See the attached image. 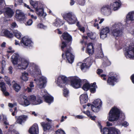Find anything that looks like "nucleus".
I'll return each mask as SVG.
<instances>
[{
  "mask_svg": "<svg viewBox=\"0 0 134 134\" xmlns=\"http://www.w3.org/2000/svg\"><path fill=\"white\" fill-rule=\"evenodd\" d=\"M69 79L70 80L71 85L74 88H78L80 87L81 85V82L83 84L82 88L85 91H87L90 88L91 85L86 79L81 80L78 77L75 76H71Z\"/></svg>",
  "mask_w": 134,
  "mask_h": 134,
  "instance_id": "1",
  "label": "nucleus"
},
{
  "mask_svg": "<svg viewBox=\"0 0 134 134\" xmlns=\"http://www.w3.org/2000/svg\"><path fill=\"white\" fill-rule=\"evenodd\" d=\"M120 114H122V112L117 108L114 107L110 111L108 119L110 121H116L119 119Z\"/></svg>",
  "mask_w": 134,
  "mask_h": 134,
  "instance_id": "2",
  "label": "nucleus"
},
{
  "mask_svg": "<svg viewBox=\"0 0 134 134\" xmlns=\"http://www.w3.org/2000/svg\"><path fill=\"white\" fill-rule=\"evenodd\" d=\"M123 25L120 23H116L113 25L111 27L112 35L115 38L120 36L122 34Z\"/></svg>",
  "mask_w": 134,
  "mask_h": 134,
  "instance_id": "3",
  "label": "nucleus"
},
{
  "mask_svg": "<svg viewBox=\"0 0 134 134\" xmlns=\"http://www.w3.org/2000/svg\"><path fill=\"white\" fill-rule=\"evenodd\" d=\"M62 16L69 24H73L77 21L76 16L72 12L64 13L62 15Z\"/></svg>",
  "mask_w": 134,
  "mask_h": 134,
  "instance_id": "4",
  "label": "nucleus"
},
{
  "mask_svg": "<svg viewBox=\"0 0 134 134\" xmlns=\"http://www.w3.org/2000/svg\"><path fill=\"white\" fill-rule=\"evenodd\" d=\"M27 70L29 73L35 77L41 73V70L38 66L33 63H31Z\"/></svg>",
  "mask_w": 134,
  "mask_h": 134,
  "instance_id": "5",
  "label": "nucleus"
},
{
  "mask_svg": "<svg viewBox=\"0 0 134 134\" xmlns=\"http://www.w3.org/2000/svg\"><path fill=\"white\" fill-rule=\"evenodd\" d=\"M29 63L28 59L23 57H21L19 58L16 64L19 69L25 70L28 67Z\"/></svg>",
  "mask_w": 134,
  "mask_h": 134,
  "instance_id": "6",
  "label": "nucleus"
},
{
  "mask_svg": "<svg viewBox=\"0 0 134 134\" xmlns=\"http://www.w3.org/2000/svg\"><path fill=\"white\" fill-rule=\"evenodd\" d=\"M34 81L36 82V86L40 89L45 87L47 82L46 78L44 76L40 77L37 79H35Z\"/></svg>",
  "mask_w": 134,
  "mask_h": 134,
  "instance_id": "7",
  "label": "nucleus"
},
{
  "mask_svg": "<svg viewBox=\"0 0 134 134\" xmlns=\"http://www.w3.org/2000/svg\"><path fill=\"white\" fill-rule=\"evenodd\" d=\"M41 94L44 98L45 101L47 103L50 104L53 101V97L48 94L47 91L43 89L41 91Z\"/></svg>",
  "mask_w": 134,
  "mask_h": 134,
  "instance_id": "8",
  "label": "nucleus"
},
{
  "mask_svg": "<svg viewBox=\"0 0 134 134\" xmlns=\"http://www.w3.org/2000/svg\"><path fill=\"white\" fill-rule=\"evenodd\" d=\"M102 105V102L99 99L95 100L91 106L92 110L94 112H98Z\"/></svg>",
  "mask_w": 134,
  "mask_h": 134,
  "instance_id": "9",
  "label": "nucleus"
},
{
  "mask_svg": "<svg viewBox=\"0 0 134 134\" xmlns=\"http://www.w3.org/2000/svg\"><path fill=\"white\" fill-rule=\"evenodd\" d=\"M124 54L127 58H131L134 57V46H129L127 47L125 51Z\"/></svg>",
  "mask_w": 134,
  "mask_h": 134,
  "instance_id": "10",
  "label": "nucleus"
},
{
  "mask_svg": "<svg viewBox=\"0 0 134 134\" xmlns=\"http://www.w3.org/2000/svg\"><path fill=\"white\" fill-rule=\"evenodd\" d=\"M102 132L103 134H120V131L118 129L114 127L108 128H104Z\"/></svg>",
  "mask_w": 134,
  "mask_h": 134,
  "instance_id": "11",
  "label": "nucleus"
},
{
  "mask_svg": "<svg viewBox=\"0 0 134 134\" xmlns=\"http://www.w3.org/2000/svg\"><path fill=\"white\" fill-rule=\"evenodd\" d=\"M67 78L65 76L61 75L58 77L55 82L58 86L63 87L64 86V84L65 85L67 83Z\"/></svg>",
  "mask_w": 134,
  "mask_h": 134,
  "instance_id": "12",
  "label": "nucleus"
},
{
  "mask_svg": "<svg viewBox=\"0 0 134 134\" xmlns=\"http://www.w3.org/2000/svg\"><path fill=\"white\" fill-rule=\"evenodd\" d=\"M70 51L69 49V50L66 51L65 53H63L62 57L64 59L66 58L68 62L71 64L73 62L74 58L73 55L70 52Z\"/></svg>",
  "mask_w": 134,
  "mask_h": 134,
  "instance_id": "13",
  "label": "nucleus"
},
{
  "mask_svg": "<svg viewBox=\"0 0 134 134\" xmlns=\"http://www.w3.org/2000/svg\"><path fill=\"white\" fill-rule=\"evenodd\" d=\"M28 98L31 104L33 105H38L42 102V100L40 97L36 98V97L34 95L29 96Z\"/></svg>",
  "mask_w": 134,
  "mask_h": 134,
  "instance_id": "14",
  "label": "nucleus"
},
{
  "mask_svg": "<svg viewBox=\"0 0 134 134\" xmlns=\"http://www.w3.org/2000/svg\"><path fill=\"white\" fill-rule=\"evenodd\" d=\"M15 18L17 20L20 22L25 21L26 19L23 12L21 10L19 9L16 11Z\"/></svg>",
  "mask_w": 134,
  "mask_h": 134,
  "instance_id": "15",
  "label": "nucleus"
},
{
  "mask_svg": "<svg viewBox=\"0 0 134 134\" xmlns=\"http://www.w3.org/2000/svg\"><path fill=\"white\" fill-rule=\"evenodd\" d=\"M47 120L48 122L45 123L42 122L41 123V126L43 127L44 131V133L45 134L47 131H48L51 128V124L52 121L49 119L47 118Z\"/></svg>",
  "mask_w": 134,
  "mask_h": 134,
  "instance_id": "16",
  "label": "nucleus"
},
{
  "mask_svg": "<svg viewBox=\"0 0 134 134\" xmlns=\"http://www.w3.org/2000/svg\"><path fill=\"white\" fill-rule=\"evenodd\" d=\"M110 30L108 27H106L100 30V35L101 38L104 39L107 37L109 35Z\"/></svg>",
  "mask_w": 134,
  "mask_h": 134,
  "instance_id": "17",
  "label": "nucleus"
},
{
  "mask_svg": "<svg viewBox=\"0 0 134 134\" xmlns=\"http://www.w3.org/2000/svg\"><path fill=\"white\" fill-rule=\"evenodd\" d=\"M101 13L104 15H108L110 14L111 7L109 5H104L102 6L100 9Z\"/></svg>",
  "mask_w": 134,
  "mask_h": 134,
  "instance_id": "18",
  "label": "nucleus"
},
{
  "mask_svg": "<svg viewBox=\"0 0 134 134\" xmlns=\"http://www.w3.org/2000/svg\"><path fill=\"white\" fill-rule=\"evenodd\" d=\"M21 43L23 44L25 46L31 47L33 45V43L31 40L27 37H23L21 40Z\"/></svg>",
  "mask_w": 134,
  "mask_h": 134,
  "instance_id": "19",
  "label": "nucleus"
},
{
  "mask_svg": "<svg viewBox=\"0 0 134 134\" xmlns=\"http://www.w3.org/2000/svg\"><path fill=\"white\" fill-rule=\"evenodd\" d=\"M4 15L7 18H10L14 14V12L10 8L6 7L4 9Z\"/></svg>",
  "mask_w": 134,
  "mask_h": 134,
  "instance_id": "20",
  "label": "nucleus"
},
{
  "mask_svg": "<svg viewBox=\"0 0 134 134\" xmlns=\"http://www.w3.org/2000/svg\"><path fill=\"white\" fill-rule=\"evenodd\" d=\"M31 134H38L39 133L38 127L37 124H34L31 127L29 130Z\"/></svg>",
  "mask_w": 134,
  "mask_h": 134,
  "instance_id": "21",
  "label": "nucleus"
},
{
  "mask_svg": "<svg viewBox=\"0 0 134 134\" xmlns=\"http://www.w3.org/2000/svg\"><path fill=\"white\" fill-rule=\"evenodd\" d=\"M19 103L25 107L28 106L31 104L30 101L27 99V97L24 96H22Z\"/></svg>",
  "mask_w": 134,
  "mask_h": 134,
  "instance_id": "22",
  "label": "nucleus"
},
{
  "mask_svg": "<svg viewBox=\"0 0 134 134\" xmlns=\"http://www.w3.org/2000/svg\"><path fill=\"white\" fill-rule=\"evenodd\" d=\"M19 55L17 53H14L12 56L11 61L13 65L16 64L19 61Z\"/></svg>",
  "mask_w": 134,
  "mask_h": 134,
  "instance_id": "23",
  "label": "nucleus"
},
{
  "mask_svg": "<svg viewBox=\"0 0 134 134\" xmlns=\"http://www.w3.org/2000/svg\"><path fill=\"white\" fill-rule=\"evenodd\" d=\"M117 79L114 76H109L107 80L108 84L110 85L113 86L115 84V83L116 82Z\"/></svg>",
  "mask_w": 134,
  "mask_h": 134,
  "instance_id": "24",
  "label": "nucleus"
},
{
  "mask_svg": "<svg viewBox=\"0 0 134 134\" xmlns=\"http://www.w3.org/2000/svg\"><path fill=\"white\" fill-rule=\"evenodd\" d=\"M94 50L93 46L92 43H88L86 50V53L90 55H92L94 52Z\"/></svg>",
  "mask_w": 134,
  "mask_h": 134,
  "instance_id": "25",
  "label": "nucleus"
},
{
  "mask_svg": "<svg viewBox=\"0 0 134 134\" xmlns=\"http://www.w3.org/2000/svg\"><path fill=\"white\" fill-rule=\"evenodd\" d=\"M27 118V116L24 115L20 116L16 119V122L17 123L20 124H21L22 123L26 121Z\"/></svg>",
  "mask_w": 134,
  "mask_h": 134,
  "instance_id": "26",
  "label": "nucleus"
},
{
  "mask_svg": "<svg viewBox=\"0 0 134 134\" xmlns=\"http://www.w3.org/2000/svg\"><path fill=\"white\" fill-rule=\"evenodd\" d=\"M80 102L81 104L86 103L88 99L87 95L86 94H83L81 95L80 97Z\"/></svg>",
  "mask_w": 134,
  "mask_h": 134,
  "instance_id": "27",
  "label": "nucleus"
},
{
  "mask_svg": "<svg viewBox=\"0 0 134 134\" xmlns=\"http://www.w3.org/2000/svg\"><path fill=\"white\" fill-rule=\"evenodd\" d=\"M111 8H113L114 10H116L119 8L121 5L120 2L119 0H118V1L115 2L113 4L111 3Z\"/></svg>",
  "mask_w": 134,
  "mask_h": 134,
  "instance_id": "28",
  "label": "nucleus"
},
{
  "mask_svg": "<svg viewBox=\"0 0 134 134\" xmlns=\"http://www.w3.org/2000/svg\"><path fill=\"white\" fill-rule=\"evenodd\" d=\"M28 75V73L25 71L21 73L20 78V79L24 81H27L29 79Z\"/></svg>",
  "mask_w": 134,
  "mask_h": 134,
  "instance_id": "29",
  "label": "nucleus"
},
{
  "mask_svg": "<svg viewBox=\"0 0 134 134\" xmlns=\"http://www.w3.org/2000/svg\"><path fill=\"white\" fill-rule=\"evenodd\" d=\"M1 35L2 36H5L9 38H12L13 37V34L7 30H2L1 33Z\"/></svg>",
  "mask_w": 134,
  "mask_h": 134,
  "instance_id": "30",
  "label": "nucleus"
},
{
  "mask_svg": "<svg viewBox=\"0 0 134 134\" xmlns=\"http://www.w3.org/2000/svg\"><path fill=\"white\" fill-rule=\"evenodd\" d=\"M61 48L62 50L66 52V51L71 50V48L69 46H67L66 43L64 41H62L61 46Z\"/></svg>",
  "mask_w": 134,
  "mask_h": 134,
  "instance_id": "31",
  "label": "nucleus"
},
{
  "mask_svg": "<svg viewBox=\"0 0 134 134\" xmlns=\"http://www.w3.org/2000/svg\"><path fill=\"white\" fill-rule=\"evenodd\" d=\"M127 20L134 21V11L129 12L126 15Z\"/></svg>",
  "mask_w": 134,
  "mask_h": 134,
  "instance_id": "32",
  "label": "nucleus"
},
{
  "mask_svg": "<svg viewBox=\"0 0 134 134\" xmlns=\"http://www.w3.org/2000/svg\"><path fill=\"white\" fill-rule=\"evenodd\" d=\"M62 37L64 39L68 41H70L71 40L72 38L71 36L68 33L64 32L63 33L62 35Z\"/></svg>",
  "mask_w": 134,
  "mask_h": 134,
  "instance_id": "33",
  "label": "nucleus"
},
{
  "mask_svg": "<svg viewBox=\"0 0 134 134\" xmlns=\"http://www.w3.org/2000/svg\"><path fill=\"white\" fill-rule=\"evenodd\" d=\"M97 88V86L96 85V82H94L93 83L91 84V86L90 88V91L92 93H94L96 91V89Z\"/></svg>",
  "mask_w": 134,
  "mask_h": 134,
  "instance_id": "34",
  "label": "nucleus"
},
{
  "mask_svg": "<svg viewBox=\"0 0 134 134\" xmlns=\"http://www.w3.org/2000/svg\"><path fill=\"white\" fill-rule=\"evenodd\" d=\"M36 10L37 14L39 16H43V15H44V16L46 15V14L44 13L43 9L36 8Z\"/></svg>",
  "mask_w": 134,
  "mask_h": 134,
  "instance_id": "35",
  "label": "nucleus"
},
{
  "mask_svg": "<svg viewBox=\"0 0 134 134\" xmlns=\"http://www.w3.org/2000/svg\"><path fill=\"white\" fill-rule=\"evenodd\" d=\"M12 83L14 89L16 92H18L20 88V86L15 81L13 82Z\"/></svg>",
  "mask_w": 134,
  "mask_h": 134,
  "instance_id": "36",
  "label": "nucleus"
},
{
  "mask_svg": "<svg viewBox=\"0 0 134 134\" xmlns=\"http://www.w3.org/2000/svg\"><path fill=\"white\" fill-rule=\"evenodd\" d=\"M81 65V69L83 70L84 69H87L89 68L91 64H87L85 63H79Z\"/></svg>",
  "mask_w": 134,
  "mask_h": 134,
  "instance_id": "37",
  "label": "nucleus"
},
{
  "mask_svg": "<svg viewBox=\"0 0 134 134\" xmlns=\"http://www.w3.org/2000/svg\"><path fill=\"white\" fill-rule=\"evenodd\" d=\"M83 112L86 114L88 117H90V118L92 120H95L96 117L95 116H92V114L88 110H87L86 111H84Z\"/></svg>",
  "mask_w": 134,
  "mask_h": 134,
  "instance_id": "38",
  "label": "nucleus"
},
{
  "mask_svg": "<svg viewBox=\"0 0 134 134\" xmlns=\"http://www.w3.org/2000/svg\"><path fill=\"white\" fill-rule=\"evenodd\" d=\"M62 24V23L59 19L57 18L55 20V22L54 24V25L56 26H59L61 25Z\"/></svg>",
  "mask_w": 134,
  "mask_h": 134,
  "instance_id": "39",
  "label": "nucleus"
},
{
  "mask_svg": "<svg viewBox=\"0 0 134 134\" xmlns=\"http://www.w3.org/2000/svg\"><path fill=\"white\" fill-rule=\"evenodd\" d=\"M13 33L15 36L18 38L20 39L21 36V34L19 31L16 30H14L13 31Z\"/></svg>",
  "mask_w": 134,
  "mask_h": 134,
  "instance_id": "40",
  "label": "nucleus"
},
{
  "mask_svg": "<svg viewBox=\"0 0 134 134\" xmlns=\"http://www.w3.org/2000/svg\"><path fill=\"white\" fill-rule=\"evenodd\" d=\"M29 2L30 4L34 7L36 9L37 8L38 6L37 2L33 1V0H30Z\"/></svg>",
  "mask_w": 134,
  "mask_h": 134,
  "instance_id": "41",
  "label": "nucleus"
},
{
  "mask_svg": "<svg viewBox=\"0 0 134 134\" xmlns=\"http://www.w3.org/2000/svg\"><path fill=\"white\" fill-rule=\"evenodd\" d=\"M97 51V56H98L99 58L103 57V54L102 52L101 47H100L99 50L98 49Z\"/></svg>",
  "mask_w": 134,
  "mask_h": 134,
  "instance_id": "42",
  "label": "nucleus"
},
{
  "mask_svg": "<svg viewBox=\"0 0 134 134\" xmlns=\"http://www.w3.org/2000/svg\"><path fill=\"white\" fill-rule=\"evenodd\" d=\"M104 62L103 63V65L104 67H106L107 66H108L110 65V62L107 58H105V59L104 60Z\"/></svg>",
  "mask_w": 134,
  "mask_h": 134,
  "instance_id": "43",
  "label": "nucleus"
},
{
  "mask_svg": "<svg viewBox=\"0 0 134 134\" xmlns=\"http://www.w3.org/2000/svg\"><path fill=\"white\" fill-rule=\"evenodd\" d=\"M87 35L91 39H94L95 38L96 34L95 33L90 32L87 34Z\"/></svg>",
  "mask_w": 134,
  "mask_h": 134,
  "instance_id": "44",
  "label": "nucleus"
},
{
  "mask_svg": "<svg viewBox=\"0 0 134 134\" xmlns=\"http://www.w3.org/2000/svg\"><path fill=\"white\" fill-rule=\"evenodd\" d=\"M0 87L2 91H4V90H6L5 84L3 82H1L0 83Z\"/></svg>",
  "mask_w": 134,
  "mask_h": 134,
  "instance_id": "45",
  "label": "nucleus"
},
{
  "mask_svg": "<svg viewBox=\"0 0 134 134\" xmlns=\"http://www.w3.org/2000/svg\"><path fill=\"white\" fill-rule=\"evenodd\" d=\"M37 26V28L38 29H45L47 28L46 26L41 23L38 24Z\"/></svg>",
  "mask_w": 134,
  "mask_h": 134,
  "instance_id": "46",
  "label": "nucleus"
},
{
  "mask_svg": "<svg viewBox=\"0 0 134 134\" xmlns=\"http://www.w3.org/2000/svg\"><path fill=\"white\" fill-rule=\"evenodd\" d=\"M85 0H76V2L78 4L81 5H84Z\"/></svg>",
  "mask_w": 134,
  "mask_h": 134,
  "instance_id": "47",
  "label": "nucleus"
},
{
  "mask_svg": "<svg viewBox=\"0 0 134 134\" xmlns=\"http://www.w3.org/2000/svg\"><path fill=\"white\" fill-rule=\"evenodd\" d=\"M69 94V91L66 88H64V90L63 94L65 97H67Z\"/></svg>",
  "mask_w": 134,
  "mask_h": 134,
  "instance_id": "48",
  "label": "nucleus"
},
{
  "mask_svg": "<svg viewBox=\"0 0 134 134\" xmlns=\"http://www.w3.org/2000/svg\"><path fill=\"white\" fill-rule=\"evenodd\" d=\"M4 79L5 81L8 84L9 86H11V85L10 83V81L9 79L7 76H5L4 77Z\"/></svg>",
  "mask_w": 134,
  "mask_h": 134,
  "instance_id": "49",
  "label": "nucleus"
},
{
  "mask_svg": "<svg viewBox=\"0 0 134 134\" xmlns=\"http://www.w3.org/2000/svg\"><path fill=\"white\" fill-rule=\"evenodd\" d=\"M56 134H65L64 131L61 129H59L56 132Z\"/></svg>",
  "mask_w": 134,
  "mask_h": 134,
  "instance_id": "50",
  "label": "nucleus"
},
{
  "mask_svg": "<svg viewBox=\"0 0 134 134\" xmlns=\"http://www.w3.org/2000/svg\"><path fill=\"white\" fill-rule=\"evenodd\" d=\"M33 23V21L31 19H29L27 22L26 24V25H28L30 26Z\"/></svg>",
  "mask_w": 134,
  "mask_h": 134,
  "instance_id": "51",
  "label": "nucleus"
},
{
  "mask_svg": "<svg viewBox=\"0 0 134 134\" xmlns=\"http://www.w3.org/2000/svg\"><path fill=\"white\" fill-rule=\"evenodd\" d=\"M33 89L31 88H30L27 87V88H25L24 90L25 91H27L28 92H31L32 91V90Z\"/></svg>",
  "mask_w": 134,
  "mask_h": 134,
  "instance_id": "52",
  "label": "nucleus"
},
{
  "mask_svg": "<svg viewBox=\"0 0 134 134\" xmlns=\"http://www.w3.org/2000/svg\"><path fill=\"white\" fill-rule=\"evenodd\" d=\"M13 68L11 66H10L8 68V70L9 71V73L10 74H12L13 73L12 71Z\"/></svg>",
  "mask_w": 134,
  "mask_h": 134,
  "instance_id": "53",
  "label": "nucleus"
},
{
  "mask_svg": "<svg viewBox=\"0 0 134 134\" xmlns=\"http://www.w3.org/2000/svg\"><path fill=\"white\" fill-rule=\"evenodd\" d=\"M129 125V123L126 121L124 122L122 124V126H124L125 127H126L127 126H128Z\"/></svg>",
  "mask_w": 134,
  "mask_h": 134,
  "instance_id": "54",
  "label": "nucleus"
},
{
  "mask_svg": "<svg viewBox=\"0 0 134 134\" xmlns=\"http://www.w3.org/2000/svg\"><path fill=\"white\" fill-rule=\"evenodd\" d=\"M79 29L80 31L82 32H85V28L83 26H79Z\"/></svg>",
  "mask_w": 134,
  "mask_h": 134,
  "instance_id": "55",
  "label": "nucleus"
},
{
  "mask_svg": "<svg viewBox=\"0 0 134 134\" xmlns=\"http://www.w3.org/2000/svg\"><path fill=\"white\" fill-rule=\"evenodd\" d=\"M11 27L13 28H14L16 27H17L18 26L15 22H13L11 24Z\"/></svg>",
  "mask_w": 134,
  "mask_h": 134,
  "instance_id": "56",
  "label": "nucleus"
},
{
  "mask_svg": "<svg viewBox=\"0 0 134 134\" xmlns=\"http://www.w3.org/2000/svg\"><path fill=\"white\" fill-rule=\"evenodd\" d=\"M28 14L29 15H30L31 18L33 20H36L37 18L36 16H34L33 15H30V14L29 13Z\"/></svg>",
  "mask_w": 134,
  "mask_h": 134,
  "instance_id": "57",
  "label": "nucleus"
},
{
  "mask_svg": "<svg viewBox=\"0 0 134 134\" xmlns=\"http://www.w3.org/2000/svg\"><path fill=\"white\" fill-rule=\"evenodd\" d=\"M4 94L5 96H8L9 95V93L8 92L6 91V90H4V91H2Z\"/></svg>",
  "mask_w": 134,
  "mask_h": 134,
  "instance_id": "58",
  "label": "nucleus"
},
{
  "mask_svg": "<svg viewBox=\"0 0 134 134\" xmlns=\"http://www.w3.org/2000/svg\"><path fill=\"white\" fill-rule=\"evenodd\" d=\"M5 4V2H4V4H2L1 5H0V14H1L3 13V11L1 10V8L2 7V6L4 5Z\"/></svg>",
  "mask_w": 134,
  "mask_h": 134,
  "instance_id": "59",
  "label": "nucleus"
},
{
  "mask_svg": "<svg viewBox=\"0 0 134 134\" xmlns=\"http://www.w3.org/2000/svg\"><path fill=\"white\" fill-rule=\"evenodd\" d=\"M103 72V70L100 69H99L97 70V73L99 75Z\"/></svg>",
  "mask_w": 134,
  "mask_h": 134,
  "instance_id": "60",
  "label": "nucleus"
},
{
  "mask_svg": "<svg viewBox=\"0 0 134 134\" xmlns=\"http://www.w3.org/2000/svg\"><path fill=\"white\" fill-rule=\"evenodd\" d=\"M29 86L30 88L34 87V85L33 84V82H30V84Z\"/></svg>",
  "mask_w": 134,
  "mask_h": 134,
  "instance_id": "61",
  "label": "nucleus"
},
{
  "mask_svg": "<svg viewBox=\"0 0 134 134\" xmlns=\"http://www.w3.org/2000/svg\"><path fill=\"white\" fill-rule=\"evenodd\" d=\"M94 26L95 27H96L98 29H99V27L98 26V23H94Z\"/></svg>",
  "mask_w": 134,
  "mask_h": 134,
  "instance_id": "62",
  "label": "nucleus"
},
{
  "mask_svg": "<svg viewBox=\"0 0 134 134\" xmlns=\"http://www.w3.org/2000/svg\"><path fill=\"white\" fill-rule=\"evenodd\" d=\"M107 126H111L112 125V124L109 122H106Z\"/></svg>",
  "mask_w": 134,
  "mask_h": 134,
  "instance_id": "63",
  "label": "nucleus"
},
{
  "mask_svg": "<svg viewBox=\"0 0 134 134\" xmlns=\"http://www.w3.org/2000/svg\"><path fill=\"white\" fill-rule=\"evenodd\" d=\"M131 78L132 82L134 84V74L132 75Z\"/></svg>",
  "mask_w": 134,
  "mask_h": 134,
  "instance_id": "64",
  "label": "nucleus"
}]
</instances>
